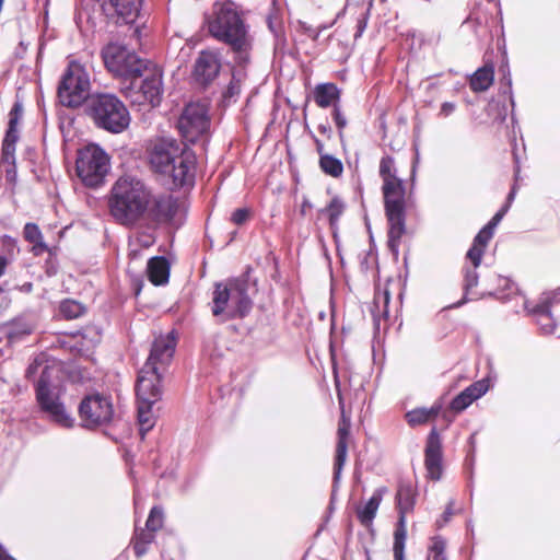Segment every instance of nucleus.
I'll return each instance as SVG.
<instances>
[{"mask_svg": "<svg viewBox=\"0 0 560 560\" xmlns=\"http://www.w3.org/2000/svg\"><path fill=\"white\" fill-rule=\"evenodd\" d=\"M182 137L190 143L205 140L210 130V116L208 104L205 102H191L187 104L177 121Z\"/></svg>", "mask_w": 560, "mask_h": 560, "instance_id": "obj_13", "label": "nucleus"}, {"mask_svg": "<svg viewBox=\"0 0 560 560\" xmlns=\"http://www.w3.org/2000/svg\"><path fill=\"white\" fill-rule=\"evenodd\" d=\"M380 177L383 180V185L386 183H393L401 180L397 176V168L395 166V160L390 155H385L380 161Z\"/></svg>", "mask_w": 560, "mask_h": 560, "instance_id": "obj_28", "label": "nucleus"}, {"mask_svg": "<svg viewBox=\"0 0 560 560\" xmlns=\"http://www.w3.org/2000/svg\"><path fill=\"white\" fill-rule=\"evenodd\" d=\"M385 492L384 487L376 489L369 501L357 509V517L364 527L372 525Z\"/></svg>", "mask_w": 560, "mask_h": 560, "instance_id": "obj_22", "label": "nucleus"}, {"mask_svg": "<svg viewBox=\"0 0 560 560\" xmlns=\"http://www.w3.org/2000/svg\"><path fill=\"white\" fill-rule=\"evenodd\" d=\"M366 25H368V18L366 16H362V18H360L358 20L357 32L354 34V38H358V37H360L363 34V32L366 28Z\"/></svg>", "mask_w": 560, "mask_h": 560, "instance_id": "obj_53", "label": "nucleus"}, {"mask_svg": "<svg viewBox=\"0 0 560 560\" xmlns=\"http://www.w3.org/2000/svg\"><path fill=\"white\" fill-rule=\"evenodd\" d=\"M477 268L478 267H475V265H472V268L465 269V275H464L465 295H467L469 293V291L471 289L476 288L478 284L479 276L477 272ZM467 301H468V299L466 296H464V299L458 301L454 306L459 307L463 304H465Z\"/></svg>", "mask_w": 560, "mask_h": 560, "instance_id": "obj_35", "label": "nucleus"}, {"mask_svg": "<svg viewBox=\"0 0 560 560\" xmlns=\"http://www.w3.org/2000/svg\"><path fill=\"white\" fill-rule=\"evenodd\" d=\"M163 74L159 68L145 67L128 81H121L120 92L133 105L156 107L163 96Z\"/></svg>", "mask_w": 560, "mask_h": 560, "instance_id": "obj_8", "label": "nucleus"}, {"mask_svg": "<svg viewBox=\"0 0 560 560\" xmlns=\"http://www.w3.org/2000/svg\"><path fill=\"white\" fill-rule=\"evenodd\" d=\"M441 411L440 405H433L431 408H415L405 415V419L410 427L425 424L436 418Z\"/></svg>", "mask_w": 560, "mask_h": 560, "instance_id": "obj_26", "label": "nucleus"}, {"mask_svg": "<svg viewBox=\"0 0 560 560\" xmlns=\"http://www.w3.org/2000/svg\"><path fill=\"white\" fill-rule=\"evenodd\" d=\"M142 0H84L81 15L93 24L101 18L115 24H131L140 14Z\"/></svg>", "mask_w": 560, "mask_h": 560, "instance_id": "obj_9", "label": "nucleus"}, {"mask_svg": "<svg viewBox=\"0 0 560 560\" xmlns=\"http://www.w3.org/2000/svg\"><path fill=\"white\" fill-rule=\"evenodd\" d=\"M349 424H342L338 428V441L336 446V456L334 464V487L339 482L342 468L347 459Z\"/></svg>", "mask_w": 560, "mask_h": 560, "instance_id": "obj_21", "label": "nucleus"}, {"mask_svg": "<svg viewBox=\"0 0 560 560\" xmlns=\"http://www.w3.org/2000/svg\"><path fill=\"white\" fill-rule=\"evenodd\" d=\"M102 58L105 67L122 81H128L140 73L147 66L135 52L126 47L110 43L102 49Z\"/></svg>", "mask_w": 560, "mask_h": 560, "instance_id": "obj_14", "label": "nucleus"}, {"mask_svg": "<svg viewBox=\"0 0 560 560\" xmlns=\"http://www.w3.org/2000/svg\"><path fill=\"white\" fill-rule=\"evenodd\" d=\"M210 34L231 46L237 55L238 62H246L250 40L248 27L232 1L215 2L212 18L208 21Z\"/></svg>", "mask_w": 560, "mask_h": 560, "instance_id": "obj_3", "label": "nucleus"}, {"mask_svg": "<svg viewBox=\"0 0 560 560\" xmlns=\"http://www.w3.org/2000/svg\"><path fill=\"white\" fill-rule=\"evenodd\" d=\"M345 210V203L338 197H334L329 205L325 208V212L328 214L329 222L334 225L340 218Z\"/></svg>", "mask_w": 560, "mask_h": 560, "instance_id": "obj_36", "label": "nucleus"}, {"mask_svg": "<svg viewBox=\"0 0 560 560\" xmlns=\"http://www.w3.org/2000/svg\"><path fill=\"white\" fill-rule=\"evenodd\" d=\"M494 79V68L492 65H486L476 70L470 77L469 85L474 92L487 91Z\"/></svg>", "mask_w": 560, "mask_h": 560, "instance_id": "obj_25", "label": "nucleus"}, {"mask_svg": "<svg viewBox=\"0 0 560 560\" xmlns=\"http://www.w3.org/2000/svg\"><path fill=\"white\" fill-rule=\"evenodd\" d=\"M494 232L485 225L474 238L471 247L467 252V258L475 267H479L485 253V248L492 238Z\"/></svg>", "mask_w": 560, "mask_h": 560, "instance_id": "obj_24", "label": "nucleus"}, {"mask_svg": "<svg viewBox=\"0 0 560 560\" xmlns=\"http://www.w3.org/2000/svg\"><path fill=\"white\" fill-rule=\"evenodd\" d=\"M406 538H407V535L404 534L402 529L395 530L394 544H393L394 560H406V558H405Z\"/></svg>", "mask_w": 560, "mask_h": 560, "instance_id": "obj_37", "label": "nucleus"}, {"mask_svg": "<svg viewBox=\"0 0 560 560\" xmlns=\"http://www.w3.org/2000/svg\"><path fill=\"white\" fill-rule=\"evenodd\" d=\"M149 280L154 285H163L170 279V264L163 256H155L149 259L147 265Z\"/></svg>", "mask_w": 560, "mask_h": 560, "instance_id": "obj_23", "label": "nucleus"}, {"mask_svg": "<svg viewBox=\"0 0 560 560\" xmlns=\"http://www.w3.org/2000/svg\"><path fill=\"white\" fill-rule=\"evenodd\" d=\"M0 560H10L9 556L0 551Z\"/></svg>", "mask_w": 560, "mask_h": 560, "instance_id": "obj_64", "label": "nucleus"}, {"mask_svg": "<svg viewBox=\"0 0 560 560\" xmlns=\"http://www.w3.org/2000/svg\"><path fill=\"white\" fill-rule=\"evenodd\" d=\"M153 539L154 533L143 529H141L140 532L136 530L132 542L133 551L138 558H141L147 553L148 546L153 541Z\"/></svg>", "mask_w": 560, "mask_h": 560, "instance_id": "obj_31", "label": "nucleus"}, {"mask_svg": "<svg viewBox=\"0 0 560 560\" xmlns=\"http://www.w3.org/2000/svg\"><path fill=\"white\" fill-rule=\"evenodd\" d=\"M424 455L428 475L431 479L439 480L442 475V452L440 436L435 428L428 436Z\"/></svg>", "mask_w": 560, "mask_h": 560, "instance_id": "obj_18", "label": "nucleus"}, {"mask_svg": "<svg viewBox=\"0 0 560 560\" xmlns=\"http://www.w3.org/2000/svg\"><path fill=\"white\" fill-rule=\"evenodd\" d=\"M114 415L110 397L100 394L86 396L79 405V417L82 425L88 429L109 423L114 419Z\"/></svg>", "mask_w": 560, "mask_h": 560, "instance_id": "obj_15", "label": "nucleus"}, {"mask_svg": "<svg viewBox=\"0 0 560 560\" xmlns=\"http://www.w3.org/2000/svg\"><path fill=\"white\" fill-rule=\"evenodd\" d=\"M84 306L74 300H65L60 303L59 312L67 319H74L84 313Z\"/></svg>", "mask_w": 560, "mask_h": 560, "instance_id": "obj_34", "label": "nucleus"}, {"mask_svg": "<svg viewBox=\"0 0 560 560\" xmlns=\"http://www.w3.org/2000/svg\"><path fill=\"white\" fill-rule=\"evenodd\" d=\"M45 366L49 365L44 362V359L42 357H36L27 366L25 371V377L27 380H33L37 373H42Z\"/></svg>", "mask_w": 560, "mask_h": 560, "instance_id": "obj_42", "label": "nucleus"}, {"mask_svg": "<svg viewBox=\"0 0 560 560\" xmlns=\"http://www.w3.org/2000/svg\"><path fill=\"white\" fill-rule=\"evenodd\" d=\"M19 140V131H18V128L15 127H8V130L5 132V137H4V142L7 143H11V144H16Z\"/></svg>", "mask_w": 560, "mask_h": 560, "instance_id": "obj_50", "label": "nucleus"}, {"mask_svg": "<svg viewBox=\"0 0 560 560\" xmlns=\"http://www.w3.org/2000/svg\"><path fill=\"white\" fill-rule=\"evenodd\" d=\"M149 158L154 172L168 176L173 188L194 186L197 158L186 144L163 138L153 144Z\"/></svg>", "mask_w": 560, "mask_h": 560, "instance_id": "obj_2", "label": "nucleus"}, {"mask_svg": "<svg viewBox=\"0 0 560 560\" xmlns=\"http://www.w3.org/2000/svg\"><path fill=\"white\" fill-rule=\"evenodd\" d=\"M253 307L245 280L218 282L212 292L211 312L221 322L246 317Z\"/></svg>", "mask_w": 560, "mask_h": 560, "instance_id": "obj_4", "label": "nucleus"}, {"mask_svg": "<svg viewBox=\"0 0 560 560\" xmlns=\"http://www.w3.org/2000/svg\"><path fill=\"white\" fill-rule=\"evenodd\" d=\"M86 109L94 124L110 133L125 131L131 120L126 105L110 93L92 94Z\"/></svg>", "mask_w": 560, "mask_h": 560, "instance_id": "obj_6", "label": "nucleus"}, {"mask_svg": "<svg viewBox=\"0 0 560 560\" xmlns=\"http://www.w3.org/2000/svg\"><path fill=\"white\" fill-rule=\"evenodd\" d=\"M502 219V217L494 214L486 225L494 232L497 225L501 222Z\"/></svg>", "mask_w": 560, "mask_h": 560, "instance_id": "obj_56", "label": "nucleus"}, {"mask_svg": "<svg viewBox=\"0 0 560 560\" xmlns=\"http://www.w3.org/2000/svg\"><path fill=\"white\" fill-rule=\"evenodd\" d=\"M469 398H471V401L474 402L476 399L480 398L482 395H485L488 390V385L485 381H478L469 385L467 388L464 389Z\"/></svg>", "mask_w": 560, "mask_h": 560, "instance_id": "obj_40", "label": "nucleus"}, {"mask_svg": "<svg viewBox=\"0 0 560 560\" xmlns=\"http://www.w3.org/2000/svg\"><path fill=\"white\" fill-rule=\"evenodd\" d=\"M90 75L85 68L71 61L58 86V98L67 107H79L85 101L89 103L90 95Z\"/></svg>", "mask_w": 560, "mask_h": 560, "instance_id": "obj_10", "label": "nucleus"}, {"mask_svg": "<svg viewBox=\"0 0 560 560\" xmlns=\"http://www.w3.org/2000/svg\"><path fill=\"white\" fill-rule=\"evenodd\" d=\"M75 170L85 186L97 187L109 171V158L98 145H88L79 151Z\"/></svg>", "mask_w": 560, "mask_h": 560, "instance_id": "obj_12", "label": "nucleus"}, {"mask_svg": "<svg viewBox=\"0 0 560 560\" xmlns=\"http://www.w3.org/2000/svg\"><path fill=\"white\" fill-rule=\"evenodd\" d=\"M245 79V72L243 70H234L232 79L228 85L226 91L223 94L224 102H235L242 90V82Z\"/></svg>", "mask_w": 560, "mask_h": 560, "instance_id": "obj_29", "label": "nucleus"}, {"mask_svg": "<svg viewBox=\"0 0 560 560\" xmlns=\"http://www.w3.org/2000/svg\"><path fill=\"white\" fill-rule=\"evenodd\" d=\"M525 307L529 313L537 316V322H538L540 329L544 334L550 335V334L555 332L556 322H555L550 311L529 307V302L525 303Z\"/></svg>", "mask_w": 560, "mask_h": 560, "instance_id": "obj_27", "label": "nucleus"}, {"mask_svg": "<svg viewBox=\"0 0 560 560\" xmlns=\"http://www.w3.org/2000/svg\"><path fill=\"white\" fill-rule=\"evenodd\" d=\"M472 404L471 398L468 397L465 390L460 392L457 396L453 398L451 401L450 408L455 412H460L465 410L468 406Z\"/></svg>", "mask_w": 560, "mask_h": 560, "instance_id": "obj_41", "label": "nucleus"}, {"mask_svg": "<svg viewBox=\"0 0 560 560\" xmlns=\"http://www.w3.org/2000/svg\"><path fill=\"white\" fill-rule=\"evenodd\" d=\"M220 69L219 54L213 50H202L195 61L192 77L197 83L208 85L218 77Z\"/></svg>", "mask_w": 560, "mask_h": 560, "instance_id": "obj_17", "label": "nucleus"}, {"mask_svg": "<svg viewBox=\"0 0 560 560\" xmlns=\"http://www.w3.org/2000/svg\"><path fill=\"white\" fill-rule=\"evenodd\" d=\"M62 393L58 370L54 366H45L35 384L37 404L51 422L70 429L74 424V418L67 411L61 400Z\"/></svg>", "mask_w": 560, "mask_h": 560, "instance_id": "obj_5", "label": "nucleus"}, {"mask_svg": "<svg viewBox=\"0 0 560 560\" xmlns=\"http://www.w3.org/2000/svg\"><path fill=\"white\" fill-rule=\"evenodd\" d=\"M510 207H511V205L505 202V205L495 214L503 218L506 214V212L509 211Z\"/></svg>", "mask_w": 560, "mask_h": 560, "instance_id": "obj_58", "label": "nucleus"}, {"mask_svg": "<svg viewBox=\"0 0 560 560\" xmlns=\"http://www.w3.org/2000/svg\"><path fill=\"white\" fill-rule=\"evenodd\" d=\"M2 163L14 165L15 163V144L2 143Z\"/></svg>", "mask_w": 560, "mask_h": 560, "instance_id": "obj_45", "label": "nucleus"}, {"mask_svg": "<svg viewBox=\"0 0 560 560\" xmlns=\"http://www.w3.org/2000/svg\"><path fill=\"white\" fill-rule=\"evenodd\" d=\"M152 240H150V237H148L145 241H143L141 244L145 247H149L151 244H152Z\"/></svg>", "mask_w": 560, "mask_h": 560, "instance_id": "obj_63", "label": "nucleus"}, {"mask_svg": "<svg viewBox=\"0 0 560 560\" xmlns=\"http://www.w3.org/2000/svg\"><path fill=\"white\" fill-rule=\"evenodd\" d=\"M267 22H268V26H269L270 31L275 35H278V33L281 31L280 22L276 18H273L272 15L268 16Z\"/></svg>", "mask_w": 560, "mask_h": 560, "instance_id": "obj_52", "label": "nucleus"}, {"mask_svg": "<svg viewBox=\"0 0 560 560\" xmlns=\"http://www.w3.org/2000/svg\"><path fill=\"white\" fill-rule=\"evenodd\" d=\"M319 166L325 174L332 177H339L343 172V165L341 161L330 154L320 155Z\"/></svg>", "mask_w": 560, "mask_h": 560, "instance_id": "obj_30", "label": "nucleus"}, {"mask_svg": "<svg viewBox=\"0 0 560 560\" xmlns=\"http://www.w3.org/2000/svg\"><path fill=\"white\" fill-rule=\"evenodd\" d=\"M510 207H511V205L505 202V205L495 214L503 218L506 214V212L509 211Z\"/></svg>", "mask_w": 560, "mask_h": 560, "instance_id": "obj_60", "label": "nucleus"}, {"mask_svg": "<svg viewBox=\"0 0 560 560\" xmlns=\"http://www.w3.org/2000/svg\"><path fill=\"white\" fill-rule=\"evenodd\" d=\"M385 213L388 222V247L398 255L402 235L406 233V187L404 180L382 185Z\"/></svg>", "mask_w": 560, "mask_h": 560, "instance_id": "obj_7", "label": "nucleus"}, {"mask_svg": "<svg viewBox=\"0 0 560 560\" xmlns=\"http://www.w3.org/2000/svg\"><path fill=\"white\" fill-rule=\"evenodd\" d=\"M453 506H454V501L451 500L448 502L444 513L442 514L441 518L436 521V526L438 527L444 526L451 520V517L454 514Z\"/></svg>", "mask_w": 560, "mask_h": 560, "instance_id": "obj_49", "label": "nucleus"}, {"mask_svg": "<svg viewBox=\"0 0 560 560\" xmlns=\"http://www.w3.org/2000/svg\"><path fill=\"white\" fill-rule=\"evenodd\" d=\"M32 325L23 319H18L8 325L7 335L10 341L20 339L23 336H27L32 332Z\"/></svg>", "mask_w": 560, "mask_h": 560, "instance_id": "obj_33", "label": "nucleus"}, {"mask_svg": "<svg viewBox=\"0 0 560 560\" xmlns=\"http://www.w3.org/2000/svg\"><path fill=\"white\" fill-rule=\"evenodd\" d=\"M23 116V106L20 102H15L9 113V126L18 128V124Z\"/></svg>", "mask_w": 560, "mask_h": 560, "instance_id": "obj_44", "label": "nucleus"}, {"mask_svg": "<svg viewBox=\"0 0 560 560\" xmlns=\"http://www.w3.org/2000/svg\"><path fill=\"white\" fill-rule=\"evenodd\" d=\"M175 349L176 336L174 331L156 337L147 362L139 371L138 378L144 377L150 380L153 385L161 386L162 373L171 363Z\"/></svg>", "mask_w": 560, "mask_h": 560, "instance_id": "obj_11", "label": "nucleus"}, {"mask_svg": "<svg viewBox=\"0 0 560 560\" xmlns=\"http://www.w3.org/2000/svg\"><path fill=\"white\" fill-rule=\"evenodd\" d=\"M136 394L138 399V421L140 424V433L142 436L150 431L153 425V417L151 413L152 406L161 399V386L153 385L148 378H137Z\"/></svg>", "mask_w": 560, "mask_h": 560, "instance_id": "obj_16", "label": "nucleus"}, {"mask_svg": "<svg viewBox=\"0 0 560 560\" xmlns=\"http://www.w3.org/2000/svg\"><path fill=\"white\" fill-rule=\"evenodd\" d=\"M456 109V104L453 103V102H444L442 105H441V109H440V113H439V116H442V117H448L450 115H452Z\"/></svg>", "mask_w": 560, "mask_h": 560, "instance_id": "obj_51", "label": "nucleus"}, {"mask_svg": "<svg viewBox=\"0 0 560 560\" xmlns=\"http://www.w3.org/2000/svg\"><path fill=\"white\" fill-rule=\"evenodd\" d=\"M318 131L326 136L328 139L331 138L332 136V130H331V127L328 125V124H320L318 127H317Z\"/></svg>", "mask_w": 560, "mask_h": 560, "instance_id": "obj_54", "label": "nucleus"}, {"mask_svg": "<svg viewBox=\"0 0 560 560\" xmlns=\"http://www.w3.org/2000/svg\"><path fill=\"white\" fill-rule=\"evenodd\" d=\"M163 525V510L159 506H153L150 511L149 517L145 522L147 530L154 533Z\"/></svg>", "mask_w": 560, "mask_h": 560, "instance_id": "obj_38", "label": "nucleus"}, {"mask_svg": "<svg viewBox=\"0 0 560 560\" xmlns=\"http://www.w3.org/2000/svg\"><path fill=\"white\" fill-rule=\"evenodd\" d=\"M28 243L33 244L32 253L35 256H39L43 253L49 250L47 244L44 242V236H43L42 232L39 233L38 236H35L34 240L30 241Z\"/></svg>", "mask_w": 560, "mask_h": 560, "instance_id": "obj_46", "label": "nucleus"}, {"mask_svg": "<svg viewBox=\"0 0 560 560\" xmlns=\"http://www.w3.org/2000/svg\"><path fill=\"white\" fill-rule=\"evenodd\" d=\"M314 140H315L316 149H317V152L319 153V155L324 154L323 153V149H324L323 142L320 140H318L317 138H315Z\"/></svg>", "mask_w": 560, "mask_h": 560, "instance_id": "obj_61", "label": "nucleus"}, {"mask_svg": "<svg viewBox=\"0 0 560 560\" xmlns=\"http://www.w3.org/2000/svg\"><path fill=\"white\" fill-rule=\"evenodd\" d=\"M558 303H560V288L541 293L535 304L529 303V307L550 311Z\"/></svg>", "mask_w": 560, "mask_h": 560, "instance_id": "obj_32", "label": "nucleus"}, {"mask_svg": "<svg viewBox=\"0 0 560 560\" xmlns=\"http://www.w3.org/2000/svg\"><path fill=\"white\" fill-rule=\"evenodd\" d=\"M39 233L40 230L37 224L28 222L24 225L23 235L27 242L34 240L35 236L39 235Z\"/></svg>", "mask_w": 560, "mask_h": 560, "instance_id": "obj_48", "label": "nucleus"}, {"mask_svg": "<svg viewBox=\"0 0 560 560\" xmlns=\"http://www.w3.org/2000/svg\"><path fill=\"white\" fill-rule=\"evenodd\" d=\"M396 500L399 518L395 530L402 529L404 534L407 535L406 514L410 512L415 505L412 487L410 485H400L396 494Z\"/></svg>", "mask_w": 560, "mask_h": 560, "instance_id": "obj_20", "label": "nucleus"}, {"mask_svg": "<svg viewBox=\"0 0 560 560\" xmlns=\"http://www.w3.org/2000/svg\"><path fill=\"white\" fill-rule=\"evenodd\" d=\"M433 552L432 560H447L445 556V541L441 537H435L431 546Z\"/></svg>", "mask_w": 560, "mask_h": 560, "instance_id": "obj_43", "label": "nucleus"}, {"mask_svg": "<svg viewBox=\"0 0 560 560\" xmlns=\"http://www.w3.org/2000/svg\"><path fill=\"white\" fill-rule=\"evenodd\" d=\"M510 207H511V205L505 202V205L495 214L503 218L506 214V212L509 211Z\"/></svg>", "mask_w": 560, "mask_h": 560, "instance_id": "obj_59", "label": "nucleus"}, {"mask_svg": "<svg viewBox=\"0 0 560 560\" xmlns=\"http://www.w3.org/2000/svg\"><path fill=\"white\" fill-rule=\"evenodd\" d=\"M314 101L320 108L340 105L341 90L335 83H319L313 91Z\"/></svg>", "mask_w": 560, "mask_h": 560, "instance_id": "obj_19", "label": "nucleus"}, {"mask_svg": "<svg viewBox=\"0 0 560 560\" xmlns=\"http://www.w3.org/2000/svg\"><path fill=\"white\" fill-rule=\"evenodd\" d=\"M250 211L247 208L236 209L232 215L231 221L235 225H243L249 218Z\"/></svg>", "mask_w": 560, "mask_h": 560, "instance_id": "obj_47", "label": "nucleus"}, {"mask_svg": "<svg viewBox=\"0 0 560 560\" xmlns=\"http://www.w3.org/2000/svg\"><path fill=\"white\" fill-rule=\"evenodd\" d=\"M516 195V186L514 185L506 197V203L511 205Z\"/></svg>", "mask_w": 560, "mask_h": 560, "instance_id": "obj_57", "label": "nucleus"}, {"mask_svg": "<svg viewBox=\"0 0 560 560\" xmlns=\"http://www.w3.org/2000/svg\"><path fill=\"white\" fill-rule=\"evenodd\" d=\"M110 215L121 225L133 226L141 220L149 225L170 222L177 211V202L166 194L152 189L136 176H121L113 185L108 198Z\"/></svg>", "mask_w": 560, "mask_h": 560, "instance_id": "obj_1", "label": "nucleus"}, {"mask_svg": "<svg viewBox=\"0 0 560 560\" xmlns=\"http://www.w3.org/2000/svg\"><path fill=\"white\" fill-rule=\"evenodd\" d=\"M307 34L311 36L314 40H316L319 36V31H313L311 28H307Z\"/></svg>", "mask_w": 560, "mask_h": 560, "instance_id": "obj_62", "label": "nucleus"}, {"mask_svg": "<svg viewBox=\"0 0 560 560\" xmlns=\"http://www.w3.org/2000/svg\"><path fill=\"white\" fill-rule=\"evenodd\" d=\"M9 264L10 260L5 256L0 255V278L5 275Z\"/></svg>", "mask_w": 560, "mask_h": 560, "instance_id": "obj_55", "label": "nucleus"}, {"mask_svg": "<svg viewBox=\"0 0 560 560\" xmlns=\"http://www.w3.org/2000/svg\"><path fill=\"white\" fill-rule=\"evenodd\" d=\"M332 120L337 127L338 136L341 142H343L345 133L343 130L348 125V119L341 109V106H335L331 110Z\"/></svg>", "mask_w": 560, "mask_h": 560, "instance_id": "obj_39", "label": "nucleus"}]
</instances>
